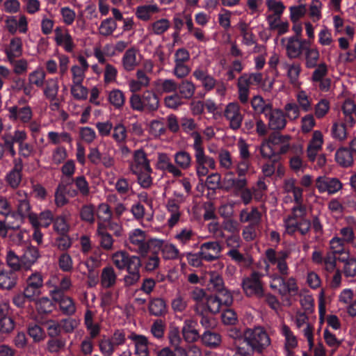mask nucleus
I'll return each mask as SVG.
<instances>
[{
  "label": "nucleus",
  "mask_w": 356,
  "mask_h": 356,
  "mask_svg": "<svg viewBox=\"0 0 356 356\" xmlns=\"http://www.w3.org/2000/svg\"><path fill=\"white\" fill-rule=\"evenodd\" d=\"M289 135H281L274 132L269 135L267 140L261 143L260 151L261 156H280L288 152L301 153L302 147L299 145H291Z\"/></svg>",
  "instance_id": "nucleus-1"
},
{
  "label": "nucleus",
  "mask_w": 356,
  "mask_h": 356,
  "mask_svg": "<svg viewBox=\"0 0 356 356\" xmlns=\"http://www.w3.org/2000/svg\"><path fill=\"white\" fill-rule=\"evenodd\" d=\"M130 170L137 176L138 182L143 188H147L152 185V169L147 157H134L130 163Z\"/></svg>",
  "instance_id": "nucleus-2"
},
{
  "label": "nucleus",
  "mask_w": 356,
  "mask_h": 356,
  "mask_svg": "<svg viewBox=\"0 0 356 356\" xmlns=\"http://www.w3.org/2000/svg\"><path fill=\"white\" fill-rule=\"evenodd\" d=\"M261 277V273L254 271L243 280L242 288L247 296H256L259 298L264 296Z\"/></svg>",
  "instance_id": "nucleus-3"
},
{
  "label": "nucleus",
  "mask_w": 356,
  "mask_h": 356,
  "mask_svg": "<svg viewBox=\"0 0 356 356\" xmlns=\"http://www.w3.org/2000/svg\"><path fill=\"white\" fill-rule=\"evenodd\" d=\"M263 114L268 120V127L270 129L280 131L286 127V115L281 109H273L270 104H268L263 109Z\"/></svg>",
  "instance_id": "nucleus-4"
},
{
  "label": "nucleus",
  "mask_w": 356,
  "mask_h": 356,
  "mask_svg": "<svg viewBox=\"0 0 356 356\" xmlns=\"http://www.w3.org/2000/svg\"><path fill=\"white\" fill-rule=\"evenodd\" d=\"M250 343L255 352L261 353L270 344L268 334L262 327H256L246 332Z\"/></svg>",
  "instance_id": "nucleus-5"
},
{
  "label": "nucleus",
  "mask_w": 356,
  "mask_h": 356,
  "mask_svg": "<svg viewBox=\"0 0 356 356\" xmlns=\"http://www.w3.org/2000/svg\"><path fill=\"white\" fill-rule=\"evenodd\" d=\"M270 287L277 289L279 294L282 297L295 296L298 292V286L296 280L293 277H290L286 280L282 276H275L273 283L270 284Z\"/></svg>",
  "instance_id": "nucleus-6"
},
{
  "label": "nucleus",
  "mask_w": 356,
  "mask_h": 356,
  "mask_svg": "<svg viewBox=\"0 0 356 356\" xmlns=\"http://www.w3.org/2000/svg\"><path fill=\"white\" fill-rule=\"evenodd\" d=\"M0 214L6 216L8 228L15 229L20 227L22 222V213L20 209H19L17 213H11L10 204L3 197H0Z\"/></svg>",
  "instance_id": "nucleus-7"
},
{
  "label": "nucleus",
  "mask_w": 356,
  "mask_h": 356,
  "mask_svg": "<svg viewBox=\"0 0 356 356\" xmlns=\"http://www.w3.org/2000/svg\"><path fill=\"white\" fill-rule=\"evenodd\" d=\"M248 184L246 178L238 177H235L232 172L226 173L222 180L221 189L229 192L233 191L234 193H238L244 189Z\"/></svg>",
  "instance_id": "nucleus-8"
},
{
  "label": "nucleus",
  "mask_w": 356,
  "mask_h": 356,
  "mask_svg": "<svg viewBox=\"0 0 356 356\" xmlns=\"http://www.w3.org/2000/svg\"><path fill=\"white\" fill-rule=\"evenodd\" d=\"M224 116L229 122V127L234 130L239 129L243 121V115L238 103H229L225 110Z\"/></svg>",
  "instance_id": "nucleus-9"
},
{
  "label": "nucleus",
  "mask_w": 356,
  "mask_h": 356,
  "mask_svg": "<svg viewBox=\"0 0 356 356\" xmlns=\"http://www.w3.org/2000/svg\"><path fill=\"white\" fill-rule=\"evenodd\" d=\"M222 247L217 241L207 242L201 245L200 254L207 261L218 259L220 257Z\"/></svg>",
  "instance_id": "nucleus-10"
},
{
  "label": "nucleus",
  "mask_w": 356,
  "mask_h": 356,
  "mask_svg": "<svg viewBox=\"0 0 356 356\" xmlns=\"http://www.w3.org/2000/svg\"><path fill=\"white\" fill-rule=\"evenodd\" d=\"M316 187L321 193L327 191L329 193H334L341 189L342 184L337 178L321 176L316 179Z\"/></svg>",
  "instance_id": "nucleus-11"
},
{
  "label": "nucleus",
  "mask_w": 356,
  "mask_h": 356,
  "mask_svg": "<svg viewBox=\"0 0 356 356\" xmlns=\"http://www.w3.org/2000/svg\"><path fill=\"white\" fill-rule=\"evenodd\" d=\"M26 287L24 289V297L31 298L40 293L42 286V278L39 273H33L26 280Z\"/></svg>",
  "instance_id": "nucleus-12"
},
{
  "label": "nucleus",
  "mask_w": 356,
  "mask_h": 356,
  "mask_svg": "<svg viewBox=\"0 0 356 356\" xmlns=\"http://www.w3.org/2000/svg\"><path fill=\"white\" fill-rule=\"evenodd\" d=\"M129 240L134 245L138 246L137 252L142 256H145L149 248L148 243L145 242V234L143 231L137 229L130 235Z\"/></svg>",
  "instance_id": "nucleus-13"
},
{
  "label": "nucleus",
  "mask_w": 356,
  "mask_h": 356,
  "mask_svg": "<svg viewBox=\"0 0 356 356\" xmlns=\"http://www.w3.org/2000/svg\"><path fill=\"white\" fill-rule=\"evenodd\" d=\"M24 205L26 207V216L29 218V222L32 225L34 228V233L33 235V238L38 242V244L42 243V234L40 231V221L38 216L36 213L30 211L31 207L29 202L24 200Z\"/></svg>",
  "instance_id": "nucleus-14"
},
{
  "label": "nucleus",
  "mask_w": 356,
  "mask_h": 356,
  "mask_svg": "<svg viewBox=\"0 0 356 356\" xmlns=\"http://www.w3.org/2000/svg\"><path fill=\"white\" fill-rule=\"evenodd\" d=\"M286 50V55L290 59L298 58L304 52L300 44L299 38L296 36H291L288 38Z\"/></svg>",
  "instance_id": "nucleus-15"
},
{
  "label": "nucleus",
  "mask_w": 356,
  "mask_h": 356,
  "mask_svg": "<svg viewBox=\"0 0 356 356\" xmlns=\"http://www.w3.org/2000/svg\"><path fill=\"white\" fill-rule=\"evenodd\" d=\"M193 75L197 80L202 82V86L207 91L213 89L216 85V80L213 76L208 74L207 71L196 69L193 72Z\"/></svg>",
  "instance_id": "nucleus-16"
},
{
  "label": "nucleus",
  "mask_w": 356,
  "mask_h": 356,
  "mask_svg": "<svg viewBox=\"0 0 356 356\" xmlns=\"http://www.w3.org/2000/svg\"><path fill=\"white\" fill-rule=\"evenodd\" d=\"M250 341L246 333L243 338L234 341L233 345L236 350V353L241 356H251L255 350L251 346Z\"/></svg>",
  "instance_id": "nucleus-17"
},
{
  "label": "nucleus",
  "mask_w": 356,
  "mask_h": 356,
  "mask_svg": "<svg viewBox=\"0 0 356 356\" xmlns=\"http://www.w3.org/2000/svg\"><path fill=\"white\" fill-rule=\"evenodd\" d=\"M195 322L192 320H186L181 332L184 340L188 343L197 341L200 338L198 331L195 328Z\"/></svg>",
  "instance_id": "nucleus-18"
},
{
  "label": "nucleus",
  "mask_w": 356,
  "mask_h": 356,
  "mask_svg": "<svg viewBox=\"0 0 356 356\" xmlns=\"http://www.w3.org/2000/svg\"><path fill=\"white\" fill-rule=\"evenodd\" d=\"M22 47V42L20 38H14L10 40L9 46L6 48V54L10 63H13L15 58L21 56Z\"/></svg>",
  "instance_id": "nucleus-19"
},
{
  "label": "nucleus",
  "mask_w": 356,
  "mask_h": 356,
  "mask_svg": "<svg viewBox=\"0 0 356 356\" xmlns=\"http://www.w3.org/2000/svg\"><path fill=\"white\" fill-rule=\"evenodd\" d=\"M142 99L145 111H155L158 109L159 102L157 95L152 91L146 90L142 95Z\"/></svg>",
  "instance_id": "nucleus-20"
},
{
  "label": "nucleus",
  "mask_w": 356,
  "mask_h": 356,
  "mask_svg": "<svg viewBox=\"0 0 356 356\" xmlns=\"http://www.w3.org/2000/svg\"><path fill=\"white\" fill-rule=\"evenodd\" d=\"M117 281V275L112 266H106L102 269L101 284L105 289L113 287Z\"/></svg>",
  "instance_id": "nucleus-21"
},
{
  "label": "nucleus",
  "mask_w": 356,
  "mask_h": 356,
  "mask_svg": "<svg viewBox=\"0 0 356 356\" xmlns=\"http://www.w3.org/2000/svg\"><path fill=\"white\" fill-rule=\"evenodd\" d=\"M239 218L241 222H250V225H259L261 222V214L257 207H252L250 212L246 209L242 210Z\"/></svg>",
  "instance_id": "nucleus-22"
},
{
  "label": "nucleus",
  "mask_w": 356,
  "mask_h": 356,
  "mask_svg": "<svg viewBox=\"0 0 356 356\" xmlns=\"http://www.w3.org/2000/svg\"><path fill=\"white\" fill-rule=\"evenodd\" d=\"M129 338L135 341L136 354L139 356H147L148 341L147 339L145 336L131 334Z\"/></svg>",
  "instance_id": "nucleus-23"
},
{
  "label": "nucleus",
  "mask_w": 356,
  "mask_h": 356,
  "mask_svg": "<svg viewBox=\"0 0 356 356\" xmlns=\"http://www.w3.org/2000/svg\"><path fill=\"white\" fill-rule=\"evenodd\" d=\"M323 142L322 133L320 131H315L309 142L307 156H317V152L321 148Z\"/></svg>",
  "instance_id": "nucleus-24"
},
{
  "label": "nucleus",
  "mask_w": 356,
  "mask_h": 356,
  "mask_svg": "<svg viewBox=\"0 0 356 356\" xmlns=\"http://www.w3.org/2000/svg\"><path fill=\"white\" fill-rule=\"evenodd\" d=\"M261 81L262 74L261 73L243 74L238 78L237 84L249 88L250 85L259 84Z\"/></svg>",
  "instance_id": "nucleus-25"
},
{
  "label": "nucleus",
  "mask_w": 356,
  "mask_h": 356,
  "mask_svg": "<svg viewBox=\"0 0 356 356\" xmlns=\"http://www.w3.org/2000/svg\"><path fill=\"white\" fill-rule=\"evenodd\" d=\"M59 89L57 79H49L46 81L44 88V95L51 102L57 100V95Z\"/></svg>",
  "instance_id": "nucleus-26"
},
{
  "label": "nucleus",
  "mask_w": 356,
  "mask_h": 356,
  "mask_svg": "<svg viewBox=\"0 0 356 356\" xmlns=\"http://www.w3.org/2000/svg\"><path fill=\"white\" fill-rule=\"evenodd\" d=\"M177 90L179 92V95L182 99H189L195 93V86L191 81L185 79L178 84Z\"/></svg>",
  "instance_id": "nucleus-27"
},
{
  "label": "nucleus",
  "mask_w": 356,
  "mask_h": 356,
  "mask_svg": "<svg viewBox=\"0 0 356 356\" xmlns=\"http://www.w3.org/2000/svg\"><path fill=\"white\" fill-rule=\"evenodd\" d=\"M124 69L126 71H131L137 65L136 62V51L134 48L127 49L122 59Z\"/></svg>",
  "instance_id": "nucleus-28"
},
{
  "label": "nucleus",
  "mask_w": 356,
  "mask_h": 356,
  "mask_svg": "<svg viewBox=\"0 0 356 356\" xmlns=\"http://www.w3.org/2000/svg\"><path fill=\"white\" fill-rule=\"evenodd\" d=\"M97 232L100 237L101 247L106 250H111L113 240L111 235L106 231V227L99 223Z\"/></svg>",
  "instance_id": "nucleus-29"
},
{
  "label": "nucleus",
  "mask_w": 356,
  "mask_h": 356,
  "mask_svg": "<svg viewBox=\"0 0 356 356\" xmlns=\"http://www.w3.org/2000/svg\"><path fill=\"white\" fill-rule=\"evenodd\" d=\"M149 312L155 316H161L166 312V305L162 298H154L149 303Z\"/></svg>",
  "instance_id": "nucleus-30"
},
{
  "label": "nucleus",
  "mask_w": 356,
  "mask_h": 356,
  "mask_svg": "<svg viewBox=\"0 0 356 356\" xmlns=\"http://www.w3.org/2000/svg\"><path fill=\"white\" fill-rule=\"evenodd\" d=\"M113 262L120 270L126 268L131 260H132V256H130L125 251H120L113 254L112 257Z\"/></svg>",
  "instance_id": "nucleus-31"
},
{
  "label": "nucleus",
  "mask_w": 356,
  "mask_h": 356,
  "mask_svg": "<svg viewBox=\"0 0 356 356\" xmlns=\"http://www.w3.org/2000/svg\"><path fill=\"white\" fill-rule=\"evenodd\" d=\"M22 164L16 163L15 168L6 176V179L12 188H16L19 184L22 179Z\"/></svg>",
  "instance_id": "nucleus-32"
},
{
  "label": "nucleus",
  "mask_w": 356,
  "mask_h": 356,
  "mask_svg": "<svg viewBox=\"0 0 356 356\" xmlns=\"http://www.w3.org/2000/svg\"><path fill=\"white\" fill-rule=\"evenodd\" d=\"M202 340L204 344L208 347L217 348L221 343V336L216 332L206 331L202 337Z\"/></svg>",
  "instance_id": "nucleus-33"
},
{
  "label": "nucleus",
  "mask_w": 356,
  "mask_h": 356,
  "mask_svg": "<svg viewBox=\"0 0 356 356\" xmlns=\"http://www.w3.org/2000/svg\"><path fill=\"white\" fill-rule=\"evenodd\" d=\"M109 102L117 109L122 108L125 102V96L119 89H113L108 94Z\"/></svg>",
  "instance_id": "nucleus-34"
},
{
  "label": "nucleus",
  "mask_w": 356,
  "mask_h": 356,
  "mask_svg": "<svg viewBox=\"0 0 356 356\" xmlns=\"http://www.w3.org/2000/svg\"><path fill=\"white\" fill-rule=\"evenodd\" d=\"M208 289L216 293L222 291V290L226 289L222 277L216 273H212L210 275Z\"/></svg>",
  "instance_id": "nucleus-35"
},
{
  "label": "nucleus",
  "mask_w": 356,
  "mask_h": 356,
  "mask_svg": "<svg viewBox=\"0 0 356 356\" xmlns=\"http://www.w3.org/2000/svg\"><path fill=\"white\" fill-rule=\"evenodd\" d=\"M39 257L38 250L35 247H28L24 253V270H28Z\"/></svg>",
  "instance_id": "nucleus-36"
},
{
  "label": "nucleus",
  "mask_w": 356,
  "mask_h": 356,
  "mask_svg": "<svg viewBox=\"0 0 356 356\" xmlns=\"http://www.w3.org/2000/svg\"><path fill=\"white\" fill-rule=\"evenodd\" d=\"M320 54L316 48L307 49L305 51V67L308 69L315 68L319 60Z\"/></svg>",
  "instance_id": "nucleus-37"
},
{
  "label": "nucleus",
  "mask_w": 356,
  "mask_h": 356,
  "mask_svg": "<svg viewBox=\"0 0 356 356\" xmlns=\"http://www.w3.org/2000/svg\"><path fill=\"white\" fill-rule=\"evenodd\" d=\"M17 143L19 148V154H21L22 150V131H16L15 136L11 138V140L6 141V148L8 149L12 156H15L16 152L14 149V144Z\"/></svg>",
  "instance_id": "nucleus-38"
},
{
  "label": "nucleus",
  "mask_w": 356,
  "mask_h": 356,
  "mask_svg": "<svg viewBox=\"0 0 356 356\" xmlns=\"http://www.w3.org/2000/svg\"><path fill=\"white\" fill-rule=\"evenodd\" d=\"M158 11V7L156 5L140 6L136 8V17L143 21H147L150 19L152 13Z\"/></svg>",
  "instance_id": "nucleus-39"
},
{
  "label": "nucleus",
  "mask_w": 356,
  "mask_h": 356,
  "mask_svg": "<svg viewBox=\"0 0 356 356\" xmlns=\"http://www.w3.org/2000/svg\"><path fill=\"white\" fill-rule=\"evenodd\" d=\"M15 327V323L12 318L3 316L0 318V341H1L5 335L10 333Z\"/></svg>",
  "instance_id": "nucleus-40"
},
{
  "label": "nucleus",
  "mask_w": 356,
  "mask_h": 356,
  "mask_svg": "<svg viewBox=\"0 0 356 356\" xmlns=\"http://www.w3.org/2000/svg\"><path fill=\"white\" fill-rule=\"evenodd\" d=\"M6 263L13 271H18L22 266V259L13 250H9L6 255Z\"/></svg>",
  "instance_id": "nucleus-41"
},
{
  "label": "nucleus",
  "mask_w": 356,
  "mask_h": 356,
  "mask_svg": "<svg viewBox=\"0 0 356 356\" xmlns=\"http://www.w3.org/2000/svg\"><path fill=\"white\" fill-rule=\"evenodd\" d=\"M16 277L10 271L6 270L1 276H0V287L3 289H10L16 284Z\"/></svg>",
  "instance_id": "nucleus-42"
},
{
  "label": "nucleus",
  "mask_w": 356,
  "mask_h": 356,
  "mask_svg": "<svg viewBox=\"0 0 356 356\" xmlns=\"http://www.w3.org/2000/svg\"><path fill=\"white\" fill-rule=\"evenodd\" d=\"M6 27L8 31L14 34L18 29L20 33H22V15H19L18 19L15 17H8L6 20Z\"/></svg>",
  "instance_id": "nucleus-43"
},
{
  "label": "nucleus",
  "mask_w": 356,
  "mask_h": 356,
  "mask_svg": "<svg viewBox=\"0 0 356 356\" xmlns=\"http://www.w3.org/2000/svg\"><path fill=\"white\" fill-rule=\"evenodd\" d=\"M54 308L52 301L48 298H42L36 301V309L39 314H47Z\"/></svg>",
  "instance_id": "nucleus-44"
},
{
  "label": "nucleus",
  "mask_w": 356,
  "mask_h": 356,
  "mask_svg": "<svg viewBox=\"0 0 356 356\" xmlns=\"http://www.w3.org/2000/svg\"><path fill=\"white\" fill-rule=\"evenodd\" d=\"M287 69V76L292 83H296L301 72V65L299 63H293L292 64H286Z\"/></svg>",
  "instance_id": "nucleus-45"
},
{
  "label": "nucleus",
  "mask_w": 356,
  "mask_h": 356,
  "mask_svg": "<svg viewBox=\"0 0 356 356\" xmlns=\"http://www.w3.org/2000/svg\"><path fill=\"white\" fill-rule=\"evenodd\" d=\"M141 261L139 257L132 256V260L129 262L126 268L128 274L127 275L140 277V268L141 267Z\"/></svg>",
  "instance_id": "nucleus-46"
},
{
  "label": "nucleus",
  "mask_w": 356,
  "mask_h": 356,
  "mask_svg": "<svg viewBox=\"0 0 356 356\" xmlns=\"http://www.w3.org/2000/svg\"><path fill=\"white\" fill-rule=\"evenodd\" d=\"M150 133L155 137H160L166 133V126L161 120H152L149 126Z\"/></svg>",
  "instance_id": "nucleus-47"
},
{
  "label": "nucleus",
  "mask_w": 356,
  "mask_h": 356,
  "mask_svg": "<svg viewBox=\"0 0 356 356\" xmlns=\"http://www.w3.org/2000/svg\"><path fill=\"white\" fill-rule=\"evenodd\" d=\"M127 136V129L122 123H118L113 127L112 137L115 141L119 143L123 142Z\"/></svg>",
  "instance_id": "nucleus-48"
},
{
  "label": "nucleus",
  "mask_w": 356,
  "mask_h": 356,
  "mask_svg": "<svg viewBox=\"0 0 356 356\" xmlns=\"http://www.w3.org/2000/svg\"><path fill=\"white\" fill-rule=\"evenodd\" d=\"M82 220L92 223L95 221V207L92 204L83 205L80 211Z\"/></svg>",
  "instance_id": "nucleus-49"
},
{
  "label": "nucleus",
  "mask_w": 356,
  "mask_h": 356,
  "mask_svg": "<svg viewBox=\"0 0 356 356\" xmlns=\"http://www.w3.org/2000/svg\"><path fill=\"white\" fill-rule=\"evenodd\" d=\"M206 301L208 310L211 313L216 314L220 312L222 305L216 295L206 296Z\"/></svg>",
  "instance_id": "nucleus-50"
},
{
  "label": "nucleus",
  "mask_w": 356,
  "mask_h": 356,
  "mask_svg": "<svg viewBox=\"0 0 356 356\" xmlns=\"http://www.w3.org/2000/svg\"><path fill=\"white\" fill-rule=\"evenodd\" d=\"M168 338L170 344L174 348H177L181 342L179 327L175 325H170L169 327Z\"/></svg>",
  "instance_id": "nucleus-51"
},
{
  "label": "nucleus",
  "mask_w": 356,
  "mask_h": 356,
  "mask_svg": "<svg viewBox=\"0 0 356 356\" xmlns=\"http://www.w3.org/2000/svg\"><path fill=\"white\" fill-rule=\"evenodd\" d=\"M266 6L268 10L273 11L274 17H277V19H280L281 15L284 13L285 6L282 1H277L275 0H267Z\"/></svg>",
  "instance_id": "nucleus-52"
},
{
  "label": "nucleus",
  "mask_w": 356,
  "mask_h": 356,
  "mask_svg": "<svg viewBox=\"0 0 356 356\" xmlns=\"http://www.w3.org/2000/svg\"><path fill=\"white\" fill-rule=\"evenodd\" d=\"M117 24L111 18H107L103 20L100 24V33L107 36L111 35L116 29Z\"/></svg>",
  "instance_id": "nucleus-53"
},
{
  "label": "nucleus",
  "mask_w": 356,
  "mask_h": 356,
  "mask_svg": "<svg viewBox=\"0 0 356 356\" xmlns=\"http://www.w3.org/2000/svg\"><path fill=\"white\" fill-rule=\"evenodd\" d=\"M71 88V93L76 99H86L88 95L87 88L82 86V83H73Z\"/></svg>",
  "instance_id": "nucleus-54"
},
{
  "label": "nucleus",
  "mask_w": 356,
  "mask_h": 356,
  "mask_svg": "<svg viewBox=\"0 0 356 356\" xmlns=\"http://www.w3.org/2000/svg\"><path fill=\"white\" fill-rule=\"evenodd\" d=\"M59 305L60 310L65 314L72 315L76 312V307L74 301L71 298L68 296L63 298L61 302L59 303Z\"/></svg>",
  "instance_id": "nucleus-55"
},
{
  "label": "nucleus",
  "mask_w": 356,
  "mask_h": 356,
  "mask_svg": "<svg viewBox=\"0 0 356 356\" xmlns=\"http://www.w3.org/2000/svg\"><path fill=\"white\" fill-rule=\"evenodd\" d=\"M49 140L54 145L59 144L62 142L70 143L71 141L70 135L66 132L58 134L54 131L48 133Z\"/></svg>",
  "instance_id": "nucleus-56"
},
{
  "label": "nucleus",
  "mask_w": 356,
  "mask_h": 356,
  "mask_svg": "<svg viewBox=\"0 0 356 356\" xmlns=\"http://www.w3.org/2000/svg\"><path fill=\"white\" fill-rule=\"evenodd\" d=\"M54 230L60 235H65L69 231V225L64 216H60L56 218L54 223Z\"/></svg>",
  "instance_id": "nucleus-57"
},
{
  "label": "nucleus",
  "mask_w": 356,
  "mask_h": 356,
  "mask_svg": "<svg viewBox=\"0 0 356 356\" xmlns=\"http://www.w3.org/2000/svg\"><path fill=\"white\" fill-rule=\"evenodd\" d=\"M290 19L293 23H296L306 13L305 5L293 6L289 8Z\"/></svg>",
  "instance_id": "nucleus-58"
},
{
  "label": "nucleus",
  "mask_w": 356,
  "mask_h": 356,
  "mask_svg": "<svg viewBox=\"0 0 356 356\" xmlns=\"http://www.w3.org/2000/svg\"><path fill=\"white\" fill-rule=\"evenodd\" d=\"M165 105L170 108L176 109L183 104L181 96L175 92L173 95L166 96L164 99Z\"/></svg>",
  "instance_id": "nucleus-59"
},
{
  "label": "nucleus",
  "mask_w": 356,
  "mask_h": 356,
  "mask_svg": "<svg viewBox=\"0 0 356 356\" xmlns=\"http://www.w3.org/2000/svg\"><path fill=\"white\" fill-rule=\"evenodd\" d=\"M282 333L286 337V343L284 348H296L298 345L296 337L293 335L290 328L284 325L282 327Z\"/></svg>",
  "instance_id": "nucleus-60"
},
{
  "label": "nucleus",
  "mask_w": 356,
  "mask_h": 356,
  "mask_svg": "<svg viewBox=\"0 0 356 356\" xmlns=\"http://www.w3.org/2000/svg\"><path fill=\"white\" fill-rule=\"evenodd\" d=\"M327 65L325 63L317 65L312 75V81L318 82L321 81L327 75Z\"/></svg>",
  "instance_id": "nucleus-61"
},
{
  "label": "nucleus",
  "mask_w": 356,
  "mask_h": 356,
  "mask_svg": "<svg viewBox=\"0 0 356 356\" xmlns=\"http://www.w3.org/2000/svg\"><path fill=\"white\" fill-rule=\"evenodd\" d=\"M44 79L45 73L43 70H35L29 75V83L41 87L43 86Z\"/></svg>",
  "instance_id": "nucleus-62"
},
{
  "label": "nucleus",
  "mask_w": 356,
  "mask_h": 356,
  "mask_svg": "<svg viewBox=\"0 0 356 356\" xmlns=\"http://www.w3.org/2000/svg\"><path fill=\"white\" fill-rule=\"evenodd\" d=\"M170 27V22L167 19H161L152 24V30L154 34L161 35Z\"/></svg>",
  "instance_id": "nucleus-63"
},
{
  "label": "nucleus",
  "mask_w": 356,
  "mask_h": 356,
  "mask_svg": "<svg viewBox=\"0 0 356 356\" xmlns=\"http://www.w3.org/2000/svg\"><path fill=\"white\" fill-rule=\"evenodd\" d=\"M28 334L33 339L34 342H40L44 338V332L38 325H33L28 327Z\"/></svg>",
  "instance_id": "nucleus-64"
}]
</instances>
